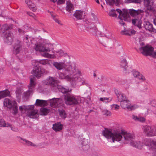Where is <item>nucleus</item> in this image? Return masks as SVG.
Here are the masks:
<instances>
[{"label":"nucleus","instance_id":"nucleus-1","mask_svg":"<svg viewBox=\"0 0 156 156\" xmlns=\"http://www.w3.org/2000/svg\"><path fill=\"white\" fill-rule=\"evenodd\" d=\"M53 44L50 43H39L35 44L34 49L37 51H38L42 56L49 58H55L56 55L59 57L64 56L70 59V56L67 54H65L61 49L53 50Z\"/></svg>","mask_w":156,"mask_h":156},{"label":"nucleus","instance_id":"nucleus-2","mask_svg":"<svg viewBox=\"0 0 156 156\" xmlns=\"http://www.w3.org/2000/svg\"><path fill=\"white\" fill-rule=\"evenodd\" d=\"M53 65L56 69L61 70L64 69L70 74H73V75H67L65 76V78L72 82H75L77 80L79 76L81 75V72L80 70L78 69L73 64H70L69 63L66 64L65 62H54Z\"/></svg>","mask_w":156,"mask_h":156},{"label":"nucleus","instance_id":"nucleus-3","mask_svg":"<svg viewBox=\"0 0 156 156\" xmlns=\"http://www.w3.org/2000/svg\"><path fill=\"white\" fill-rule=\"evenodd\" d=\"M144 12V11L143 10L140 9L136 10L133 9H130L129 10V12L130 15L134 18L132 20V23L134 25L137 26L139 29L141 28L142 13Z\"/></svg>","mask_w":156,"mask_h":156},{"label":"nucleus","instance_id":"nucleus-4","mask_svg":"<svg viewBox=\"0 0 156 156\" xmlns=\"http://www.w3.org/2000/svg\"><path fill=\"white\" fill-rule=\"evenodd\" d=\"M102 133L107 138H111L114 143L120 141L122 138V132H120L118 131H110L108 129H105L103 131Z\"/></svg>","mask_w":156,"mask_h":156},{"label":"nucleus","instance_id":"nucleus-5","mask_svg":"<svg viewBox=\"0 0 156 156\" xmlns=\"http://www.w3.org/2000/svg\"><path fill=\"white\" fill-rule=\"evenodd\" d=\"M64 100L67 105H75L78 103L77 99L72 95L67 94L64 96Z\"/></svg>","mask_w":156,"mask_h":156},{"label":"nucleus","instance_id":"nucleus-6","mask_svg":"<svg viewBox=\"0 0 156 156\" xmlns=\"http://www.w3.org/2000/svg\"><path fill=\"white\" fill-rule=\"evenodd\" d=\"M144 133L148 137L156 135V128L154 127L147 126L144 127Z\"/></svg>","mask_w":156,"mask_h":156},{"label":"nucleus","instance_id":"nucleus-7","mask_svg":"<svg viewBox=\"0 0 156 156\" xmlns=\"http://www.w3.org/2000/svg\"><path fill=\"white\" fill-rule=\"evenodd\" d=\"M2 36L5 41L9 44H11L14 37L13 34L10 31L3 32Z\"/></svg>","mask_w":156,"mask_h":156},{"label":"nucleus","instance_id":"nucleus-8","mask_svg":"<svg viewBox=\"0 0 156 156\" xmlns=\"http://www.w3.org/2000/svg\"><path fill=\"white\" fill-rule=\"evenodd\" d=\"M140 52L146 56L150 55L154 51V48L150 45H147L144 47L139 48Z\"/></svg>","mask_w":156,"mask_h":156},{"label":"nucleus","instance_id":"nucleus-9","mask_svg":"<svg viewBox=\"0 0 156 156\" xmlns=\"http://www.w3.org/2000/svg\"><path fill=\"white\" fill-rule=\"evenodd\" d=\"M50 105L53 108L59 107L63 104V101L61 98H53L50 100Z\"/></svg>","mask_w":156,"mask_h":156},{"label":"nucleus","instance_id":"nucleus-10","mask_svg":"<svg viewBox=\"0 0 156 156\" xmlns=\"http://www.w3.org/2000/svg\"><path fill=\"white\" fill-rule=\"evenodd\" d=\"M44 83L45 85H50L51 87H56L57 86V80L52 77H50L44 81Z\"/></svg>","mask_w":156,"mask_h":156},{"label":"nucleus","instance_id":"nucleus-11","mask_svg":"<svg viewBox=\"0 0 156 156\" xmlns=\"http://www.w3.org/2000/svg\"><path fill=\"white\" fill-rule=\"evenodd\" d=\"M121 107L124 109L126 108L128 110H133L134 109V106L131 104L130 101L127 98L122 101L120 103Z\"/></svg>","mask_w":156,"mask_h":156},{"label":"nucleus","instance_id":"nucleus-12","mask_svg":"<svg viewBox=\"0 0 156 156\" xmlns=\"http://www.w3.org/2000/svg\"><path fill=\"white\" fill-rule=\"evenodd\" d=\"M122 135L124 137L125 140L127 143L129 142H130L133 140L135 138V136L134 135L126 132H122Z\"/></svg>","mask_w":156,"mask_h":156},{"label":"nucleus","instance_id":"nucleus-13","mask_svg":"<svg viewBox=\"0 0 156 156\" xmlns=\"http://www.w3.org/2000/svg\"><path fill=\"white\" fill-rule=\"evenodd\" d=\"M22 45L21 42L17 40L13 46V52L16 54L19 53L22 49Z\"/></svg>","mask_w":156,"mask_h":156},{"label":"nucleus","instance_id":"nucleus-14","mask_svg":"<svg viewBox=\"0 0 156 156\" xmlns=\"http://www.w3.org/2000/svg\"><path fill=\"white\" fill-rule=\"evenodd\" d=\"M16 102L14 101H11L7 98H6L4 100L3 105L4 106L9 109H11Z\"/></svg>","mask_w":156,"mask_h":156},{"label":"nucleus","instance_id":"nucleus-15","mask_svg":"<svg viewBox=\"0 0 156 156\" xmlns=\"http://www.w3.org/2000/svg\"><path fill=\"white\" fill-rule=\"evenodd\" d=\"M144 27L147 30L151 32L156 33V30L153 27L152 24L149 22H146L144 23Z\"/></svg>","mask_w":156,"mask_h":156},{"label":"nucleus","instance_id":"nucleus-16","mask_svg":"<svg viewBox=\"0 0 156 156\" xmlns=\"http://www.w3.org/2000/svg\"><path fill=\"white\" fill-rule=\"evenodd\" d=\"M40 71V68L35 67L31 71V73L37 78H38L41 76Z\"/></svg>","mask_w":156,"mask_h":156},{"label":"nucleus","instance_id":"nucleus-17","mask_svg":"<svg viewBox=\"0 0 156 156\" xmlns=\"http://www.w3.org/2000/svg\"><path fill=\"white\" fill-rule=\"evenodd\" d=\"M73 5L71 3L70 1L68 0L66 2V10L69 13H71L74 10Z\"/></svg>","mask_w":156,"mask_h":156},{"label":"nucleus","instance_id":"nucleus-18","mask_svg":"<svg viewBox=\"0 0 156 156\" xmlns=\"http://www.w3.org/2000/svg\"><path fill=\"white\" fill-rule=\"evenodd\" d=\"M19 110L21 113H25L28 116H29V106L23 105L19 107Z\"/></svg>","mask_w":156,"mask_h":156},{"label":"nucleus","instance_id":"nucleus-19","mask_svg":"<svg viewBox=\"0 0 156 156\" xmlns=\"http://www.w3.org/2000/svg\"><path fill=\"white\" fill-rule=\"evenodd\" d=\"M10 96V92L7 89L0 91V99Z\"/></svg>","mask_w":156,"mask_h":156},{"label":"nucleus","instance_id":"nucleus-20","mask_svg":"<svg viewBox=\"0 0 156 156\" xmlns=\"http://www.w3.org/2000/svg\"><path fill=\"white\" fill-rule=\"evenodd\" d=\"M83 12L81 10H76L73 14V16L77 20H81L83 18Z\"/></svg>","mask_w":156,"mask_h":156},{"label":"nucleus","instance_id":"nucleus-21","mask_svg":"<svg viewBox=\"0 0 156 156\" xmlns=\"http://www.w3.org/2000/svg\"><path fill=\"white\" fill-rule=\"evenodd\" d=\"M47 102L46 101L37 99L35 105L37 106H47Z\"/></svg>","mask_w":156,"mask_h":156},{"label":"nucleus","instance_id":"nucleus-22","mask_svg":"<svg viewBox=\"0 0 156 156\" xmlns=\"http://www.w3.org/2000/svg\"><path fill=\"white\" fill-rule=\"evenodd\" d=\"M130 144L133 147L141 149L142 147V143L140 141L135 140L132 141Z\"/></svg>","mask_w":156,"mask_h":156},{"label":"nucleus","instance_id":"nucleus-23","mask_svg":"<svg viewBox=\"0 0 156 156\" xmlns=\"http://www.w3.org/2000/svg\"><path fill=\"white\" fill-rule=\"evenodd\" d=\"M63 125L60 123H56L53 124L52 129L55 131H59L61 130L62 128Z\"/></svg>","mask_w":156,"mask_h":156},{"label":"nucleus","instance_id":"nucleus-24","mask_svg":"<svg viewBox=\"0 0 156 156\" xmlns=\"http://www.w3.org/2000/svg\"><path fill=\"white\" fill-rule=\"evenodd\" d=\"M136 32L134 30H132L131 31L126 30H124L121 31V34L122 35H125L127 36H131L134 34Z\"/></svg>","mask_w":156,"mask_h":156},{"label":"nucleus","instance_id":"nucleus-25","mask_svg":"<svg viewBox=\"0 0 156 156\" xmlns=\"http://www.w3.org/2000/svg\"><path fill=\"white\" fill-rule=\"evenodd\" d=\"M123 11L121 17L122 18V20H123L125 21H127L128 18L129 17V11L125 9H123Z\"/></svg>","mask_w":156,"mask_h":156},{"label":"nucleus","instance_id":"nucleus-26","mask_svg":"<svg viewBox=\"0 0 156 156\" xmlns=\"http://www.w3.org/2000/svg\"><path fill=\"white\" fill-rule=\"evenodd\" d=\"M12 29V25H8L7 24H4L2 26L0 25V31H5Z\"/></svg>","mask_w":156,"mask_h":156},{"label":"nucleus","instance_id":"nucleus-27","mask_svg":"<svg viewBox=\"0 0 156 156\" xmlns=\"http://www.w3.org/2000/svg\"><path fill=\"white\" fill-rule=\"evenodd\" d=\"M107 4L111 5L115 4L118 5L120 3V0H105Z\"/></svg>","mask_w":156,"mask_h":156},{"label":"nucleus","instance_id":"nucleus-28","mask_svg":"<svg viewBox=\"0 0 156 156\" xmlns=\"http://www.w3.org/2000/svg\"><path fill=\"white\" fill-rule=\"evenodd\" d=\"M127 63L126 60L123 59L121 61L120 65L122 67L124 68L125 70L126 71V73H129V71H127Z\"/></svg>","mask_w":156,"mask_h":156},{"label":"nucleus","instance_id":"nucleus-29","mask_svg":"<svg viewBox=\"0 0 156 156\" xmlns=\"http://www.w3.org/2000/svg\"><path fill=\"white\" fill-rule=\"evenodd\" d=\"M40 111V115H46L50 112V110L46 108H41Z\"/></svg>","mask_w":156,"mask_h":156},{"label":"nucleus","instance_id":"nucleus-30","mask_svg":"<svg viewBox=\"0 0 156 156\" xmlns=\"http://www.w3.org/2000/svg\"><path fill=\"white\" fill-rule=\"evenodd\" d=\"M36 84L35 80L34 79L31 78L30 80V90L34 88ZM32 91L30 90V94L32 93Z\"/></svg>","mask_w":156,"mask_h":156},{"label":"nucleus","instance_id":"nucleus-31","mask_svg":"<svg viewBox=\"0 0 156 156\" xmlns=\"http://www.w3.org/2000/svg\"><path fill=\"white\" fill-rule=\"evenodd\" d=\"M117 96L118 101L120 102V103L127 98L123 94L121 93L118 94L117 95Z\"/></svg>","mask_w":156,"mask_h":156},{"label":"nucleus","instance_id":"nucleus-32","mask_svg":"<svg viewBox=\"0 0 156 156\" xmlns=\"http://www.w3.org/2000/svg\"><path fill=\"white\" fill-rule=\"evenodd\" d=\"M37 112V110H33L31 111L30 114V118H37L38 116Z\"/></svg>","mask_w":156,"mask_h":156},{"label":"nucleus","instance_id":"nucleus-33","mask_svg":"<svg viewBox=\"0 0 156 156\" xmlns=\"http://www.w3.org/2000/svg\"><path fill=\"white\" fill-rule=\"evenodd\" d=\"M11 126L8 123H5L3 119H0V127H10Z\"/></svg>","mask_w":156,"mask_h":156},{"label":"nucleus","instance_id":"nucleus-34","mask_svg":"<svg viewBox=\"0 0 156 156\" xmlns=\"http://www.w3.org/2000/svg\"><path fill=\"white\" fill-rule=\"evenodd\" d=\"M58 111L60 115L62 118L65 119L66 117L67 114L65 110L63 109H58Z\"/></svg>","mask_w":156,"mask_h":156},{"label":"nucleus","instance_id":"nucleus-35","mask_svg":"<svg viewBox=\"0 0 156 156\" xmlns=\"http://www.w3.org/2000/svg\"><path fill=\"white\" fill-rule=\"evenodd\" d=\"M23 92V90L21 88H18L15 91L16 97L19 98H20L22 93Z\"/></svg>","mask_w":156,"mask_h":156},{"label":"nucleus","instance_id":"nucleus-36","mask_svg":"<svg viewBox=\"0 0 156 156\" xmlns=\"http://www.w3.org/2000/svg\"><path fill=\"white\" fill-rule=\"evenodd\" d=\"M90 20L93 22L96 23L98 21L97 16L93 13H91V16L89 19Z\"/></svg>","mask_w":156,"mask_h":156},{"label":"nucleus","instance_id":"nucleus-37","mask_svg":"<svg viewBox=\"0 0 156 156\" xmlns=\"http://www.w3.org/2000/svg\"><path fill=\"white\" fill-rule=\"evenodd\" d=\"M11 108L12 109V113L13 115H16L18 113L17 105L16 102L15 103V104L13 105Z\"/></svg>","mask_w":156,"mask_h":156},{"label":"nucleus","instance_id":"nucleus-38","mask_svg":"<svg viewBox=\"0 0 156 156\" xmlns=\"http://www.w3.org/2000/svg\"><path fill=\"white\" fill-rule=\"evenodd\" d=\"M29 90H28L26 92H24L22 95V98L24 100H27L29 98Z\"/></svg>","mask_w":156,"mask_h":156},{"label":"nucleus","instance_id":"nucleus-39","mask_svg":"<svg viewBox=\"0 0 156 156\" xmlns=\"http://www.w3.org/2000/svg\"><path fill=\"white\" fill-rule=\"evenodd\" d=\"M30 10L34 12H35L37 10V8L36 5L32 2L31 3H30Z\"/></svg>","mask_w":156,"mask_h":156},{"label":"nucleus","instance_id":"nucleus-40","mask_svg":"<svg viewBox=\"0 0 156 156\" xmlns=\"http://www.w3.org/2000/svg\"><path fill=\"white\" fill-rule=\"evenodd\" d=\"M38 63L42 65H45L49 64V61L48 59H44L40 60L38 61Z\"/></svg>","mask_w":156,"mask_h":156},{"label":"nucleus","instance_id":"nucleus-41","mask_svg":"<svg viewBox=\"0 0 156 156\" xmlns=\"http://www.w3.org/2000/svg\"><path fill=\"white\" fill-rule=\"evenodd\" d=\"M59 90L62 93H66L69 91V89L67 87H62L61 88H59Z\"/></svg>","mask_w":156,"mask_h":156},{"label":"nucleus","instance_id":"nucleus-42","mask_svg":"<svg viewBox=\"0 0 156 156\" xmlns=\"http://www.w3.org/2000/svg\"><path fill=\"white\" fill-rule=\"evenodd\" d=\"M137 79L142 82H144L146 80L145 77L141 73L140 74Z\"/></svg>","mask_w":156,"mask_h":156},{"label":"nucleus","instance_id":"nucleus-43","mask_svg":"<svg viewBox=\"0 0 156 156\" xmlns=\"http://www.w3.org/2000/svg\"><path fill=\"white\" fill-rule=\"evenodd\" d=\"M145 3L146 4L147 6V9L150 10L152 9V8L151 6H149L150 3V0H144Z\"/></svg>","mask_w":156,"mask_h":156},{"label":"nucleus","instance_id":"nucleus-44","mask_svg":"<svg viewBox=\"0 0 156 156\" xmlns=\"http://www.w3.org/2000/svg\"><path fill=\"white\" fill-rule=\"evenodd\" d=\"M52 2H57V4L61 5L65 3V0H50Z\"/></svg>","mask_w":156,"mask_h":156},{"label":"nucleus","instance_id":"nucleus-45","mask_svg":"<svg viewBox=\"0 0 156 156\" xmlns=\"http://www.w3.org/2000/svg\"><path fill=\"white\" fill-rule=\"evenodd\" d=\"M40 71L41 73V76L44 74H46L49 73V71L46 70L45 69L43 68H40Z\"/></svg>","mask_w":156,"mask_h":156},{"label":"nucleus","instance_id":"nucleus-46","mask_svg":"<svg viewBox=\"0 0 156 156\" xmlns=\"http://www.w3.org/2000/svg\"><path fill=\"white\" fill-rule=\"evenodd\" d=\"M109 15L112 17H116L117 15L115 13V10H112L109 12Z\"/></svg>","mask_w":156,"mask_h":156},{"label":"nucleus","instance_id":"nucleus-47","mask_svg":"<svg viewBox=\"0 0 156 156\" xmlns=\"http://www.w3.org/2000/svg\"><path fill=\"white\" fill-rule=\"evenodd\" d=\"M132 74L134 78L137 79L140 73L138 71H134L133 72Z\"/></svg>","mask_w":156,"mask_h":156},{"label":"nucleus","instance_id":"nucleus-48","mask_svg":"<svg viewBox=\"0 0 156 156\" xmlns=\"http://www.w3.org/2000/svg\"><path fill=\"white\" fill-rule=\"evenodd\" d=\"M20 139L22 140L23 141L21 142V143L23 144L28 145V144L29 143V141L26 139L23 138H20Z\"/></svg>","mask_w":156,"mask_h":156},{"label":"nucleus","instance_id":"nucleus-49","mask_svg":"<svg viewBox=\"0 0 156 156\" xmlns=\"http://www.w3.org/2000/svg\"><path fill=\"white\" fill-rule=\"evenodd\" d=\"M109 100V101H111L112 100V98H101L100 99V101H103V102H104L105 103H106V102L105 101L106 100L108 101Z\"/></svg>","mask_w":156,"mask_h":156},{"label":"nucleus","instance_id":"nucleus-50","mask_svg":"<svg viewBox=\"0 0 156 156\" xmlns=\"http://www.w3.org/2000/svg\"><path fill=\"white\" fill-rule=\"evenodd\" d=\"M116 11L118 13H119V16L118 18L121 20H122V17H121V16L122 14V12L119 9H116Z\"/></svg>","mask_w":156,"mask_h":156},{"label":"nucleus","instance_id":"nucleus-51","mask_svg":"<svg viewBox=\"0 0 156 156\" xmlns=\"http://www.w3.org/2000/svg\"><path fill=\"white\" fill-rule=\"evenodd\" d=\"M128 3L134 2L136 3H140V0H127Z\"/></svg>","mask_w":156,"mask_h":156},{"label":"nucleus","instance_id":"nucleus-52","mask_svg":"<svg viewBox=\"0 0 156 156\" xmlns=\"http://www.w3.org/2000/svg\"><path fill=\"white\" fill-rule=\"evenodd\" d=\"M83 146L82 147L83 150L84 151H86L89 148V145L87 144H86V145H84V143H83L82 144Z\"/></svg>","mask_w":156,"mask_h":156},{"label":"nucleus","instance_id":"nucleus-53","mask_svg":"<svg viewBox=\"0 0 156 156\" xmlns=\"http://www.w3.org/2000/svg\"><path fill=\"white\" fill-rule=\"evenodd\" d=\"M89 28H90V29H94V31L96 32V33L98 31V28L96 27L95 25H93V27H91V26H90L89 27Z\"/></svg>","mask_w":156,"mask_h":156},{"label":"nucleus","instance_id":"nucleus-54","mask_svg":"<svg viewBox=\"0 0 156 156\" xmlns=\"http://www.w3.org/2000/svg\"><path fill=\"white\" fill-rule=\"evenodd\" d=\"M139 119L138 120V121H140L142 122H144L145 121V119L144 118V117H139Z\"/></svg>","mask_w":156,"mask_h":156},{"label":"nucleus","instance_id":"nucleus-55","mask_svg":"<svg viewBox=\"0 0 156 156\" xmlns=\"http://www.w3.org/2000/svg\"><path fill=\"white\" fill-rule=\"evenodd\" d=\"M54 20L56 23H57L58 24H60V25H62V24L61 23V21L58 20L57 18H55Z\"/></svg>","mask_w":156,"mask_h":156},{"label":"nucleus","instance_id":"nucleus-56","mask_svg":"<svg viewBox=\"0 0 156 156\" xmlns=\"http://www.w3.org/2000/svg\"><path fill=\"white\" fill-rule=\"evenodd\" d=\"M36 16L34 13H30V17H33L34 20H36Z\"/></svg>","mask_w":156,"mask_h":156},{"label":"nucleus","instance_id":"nucleus-57","mask_svg":"<svg viewBox=\"0 0 156 156\" xmlns=\"http://www.w3.org/2000/svg\"><path fill=\"white\" fill-rule=\"evenodd\" d=\"M151 145L156 147V141L152 140L151 143Z\"/></svg>","mask_w":156,"mask_h":156},{"label":"nucleus","instance_id":"nucleus-58","mask_svg":"<svg viewBox=\"0 0 156 156\" xmlns=\"http://www.w3.org/2000/svg\"><path fill=\"white\" fill-rule=\"evenodd\" d=\"M150 56H151L152 57L154 58H156V52L153 51V52L151 53V55Z\"/></svg>","mask_w":156,"mask_h":156},{"label":"nucleus","instance_id":"nucleus-59","mask_svg":"<svg viewBox=\"0 0 156 156\" xmlns=\"http://www.w3.org/2000/svg\"><path fill=\"white\" fill-rule=\"evenodd\" d=\"M133 119L135 121H138V120L139 119V117H137V116H135L134 115L133 116Z\"/></svg>","mask_w":156,"mask_h":156},{"label":"nucleus","instance_id":"nucleus-60","mask_svg":"<svg viewBox=\"0 0 156 156\" xmlns=\"http://www.w3.org/2000/svg\"><path fill=\"white\" fill-rule=\"evenodd\" d=\"M111 36H112V34L110 32V34L109 35L106 34V35H105V36L106 37H107L108 38H110Z\"/></svg>","mask_w":156,"mask_h":156},{"label":"nucleus","instance_id":"nucleus-61","mask_svg":"<svg viewBox=\"0 0 156 156\" xmlns=\"http://www.w3.org/2000/svg\"><path fill=\"white\" fill-rule=\"evenodd\" d=\"M30 31L32 32H34V33L36 32L35 30L32 28H30Z\"/></svg>","mask_w":156,"mask_h":156},{"label":"nucleus","instance_id":"nucleus-62","mask_svg":"<svg viewBox=\"0 0 156 156\" xmlns=\"http://www.w3.org/2000/svg\"><path fill=\"white\" fill-rule=\"evenodd\" d=\"M28 36H27L25 38H24V40L25 42H26L27 43H28L27 40L28 39V37H27Z\"/></svg>","mask_w":156,"mask_h":156},{"label":"nucleus","instance_id":"nucleus-63","mask_svg":"<svg viewBox=\"0 0 156 156\" xmlns=\"http://www.w3.org/2000/svg\"><path fill=\"white\" fill-rule=\"evenodd\" d=\"M48 12L51 14V16L53 18L54 20L55 18H56L55 15H54L52 14L51 13V12H50L49 11H48Z\"/></svg>","mask_w":156,"mask_h":156},{"label":"nucleus","instance_id":"nucleus-64","mask_svg":"<svg viewBox=\"0 0 156 156\" xmlns=\"http://www.w3.org/2000/svg\"><path fill=\"white\" fill-rule=\"evenodd\" d=\"M119 106L117 105H115V109L116 110L118 109L119 108Z\"/></svg>","mask_w":156,"mask_h":156}]
</instances>
